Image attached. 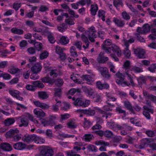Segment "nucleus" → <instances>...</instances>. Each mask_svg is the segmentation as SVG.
Segmentation results:
<instances>
[{
  "instance_id": "obj_9",
  "label": "nucleus",
  "mask_w": 156,
  "mask_h": 156,
  "mask_svg": "<svg viewBox=\"0 0 156 156\" xmlns=\"http://www.w3.org/2000/svg\"><path fill=\"white\" fill-rule=\"evenodd\" d=\"M113 22L115 23L117 27L119 28L123 27L125 25V21L121 18L114 17Z\"/></svg>"
},
{
  "instance_id": "obj_40",
  "label": "nucleus",
  "mask_w": 156,
  "mask_h": 156,
  "mask_svg": "<svg viewBox=\"0 0 156 156\" xmlns=\"http://www.w3.org/2000/svg\"><path fill=\"white\" fill-rule=\"evenodd\" d=\"M33 85L34 86L35 88L37 87L39 88H42L44 87V84L39 81H36L33 82Z\"/></svg>"
},
{
  "instance_id": "obj_62",
  "label": "nucleus",
  "mask_w": 156,
  "mask_h": 156,
  "mask_svg": "<svg viewBox=\"0 0 156 156\" xmlns=\"http://www.w3.org/2000/svg\"><path fill=\"white\" fill-rule=\"evenodd\" d=\"M35 47L38 51L40 50L42 48V44L40 42H36L34 44Z\"/></svg>"
},
{
  "instance_id": "obj_21",
  "label": "nucleus",
  "mask_w": 156,
  "mask_h": 156,
  "mask_svg": "<svg viewBox=\"0 0 156 156\" xmlns=\"http://www.w3.org/2000/svg\"><path fill=\"white\" fill-rule=\"evenodd\" d=\"M111 48V51H112L113 52H116L117 56L119 57L121 56V51L118 46L115 44H112V45Z\"/></svg>"
},
{
  "instance_id": "obj_11",
  "label": "nucleus",
  "mask_w": 156,
  "mask_h": 156,
  "mask_svg": "<svg viewBox=\"0 0 156 156\" xmlns=\"http://www.w3.org/2000/svg\"><path fill=\"white\" fill-rule=\"evenodd\" d=\"M95 144L97 145H103L104 146L101 147L99 148V150L101 151H106V148L105 146H108L109 145V144L106 142H105L103 140H100L95 142Z\"/></svg>"
},
{
  "instance_id": "obj_37",
  "label": "nucleus",
  "mask_w": 156,
  "mask_h": 156,
  "mask_svg": "<svg viewBox=\"0 0 156 156\" xmlns=\"http://www.w3.org/2000/svg\"><path fill=\"white\" fill-rule=\"evenodd\" d=\"M15 122L14 119L13 118H9L4 121V123L5 126H9L13 124Z\"/></svg>"
},
{
  "instance_id": "obj_47",
  "label": "nucleus",
  "mask_w": 156,
  "mask_h": 156,
  "mask_svg": "<svg viewBox=\"0 0 156 156\" xmlns=\"http://www.w3.org/2000/svg\"><path fill=\"white\" fill-rule=\"evenodd\" d=\"M86 148L89 151L96 152L98 150L96 146L91 144L88 145L87 147Z\"/></svg>"
},
{
  "instance_id": "obj_10",
  "label": "nucleus",
  "mask_w": 156,
  "mask_h": 156,
  "mask_svg": "<svg viewBox=\"0 0 156 156\" xmlns=\"http://www.w3.org/2000/svg\"><path fill=\"white\" fill-rule=\"evenodd\" d=\"M132 66L130 65V62L129 60L126 61L123 64V68L125 70V75L127 77L131 78V76L130 75V67Z\"/></svg>"
},
{
  "instance_id": "obj_39",
  "label": "nucleus",
  "mask_w": 156,
  "mask_h": 156,
  "mask_svg": "<svg viewBox=\"0 0 156 156\" xmlns=\"http://www.w3.org/2000/svg\"><path fill=\"white\" fill-rule=\"evenodd\" d=\"M55 101L57 102L56 104L53 105L52 106V110L54 112H57L59 109L58 107L60 106L61 102L60 101H58L57 99H55Z\"/></svg>"
},
{
  "instance_id": "obj_15",
  "label": "nucleus",
  "mask_w": 156,
  "mask_h": 156,
  "mask_svg": "<svg viewBox=\"0 0 156 156\" xmlns=\"http://www.w3.org/2000/svg\"><path fill=\"white\" fill-rule=\"evenodd\" d=\"M104 53L101 52L97 58V60L99 63H104L108 60V57L104 55Z\"/></svg>"
},
{
  "instance_id": "obj_63",
  "label": "nucleus",
  "mask_w": 156,
  "mask_h": 156,
  "mask_svg": "<svg viewBox=\"0 0 156 156\" xmlns=\"http://www.w3.org/2000/svg\"><path fill=\"white\" fill-rule=\"evenodd\" d=\"M84 121L83 124L84 127H89L92 125L91 123L88 120H87L86 118H84Z\"/></svg>"
},
{
  "instance_id": "obj_33",
  "label": "nucleus",
  "mask_w": 156,
  "mask_h": 156,
  "mask_svg": "<svg viewBox=\"0 0 156 156\" xmlns=\"http://www.w3.org/2000/svg\"><path fill=\"white\" fill-rule=\"evenodd\" d=\"M124 105L125 107L128 109L130 112L134 114L133 109L130 103L128 101H125L124 102Z\"/></svg>"
},
{
  "instance_id": "obj_58",
  "label": "nucleus",
  "mask_w": 156,
  "mask_h": 156,
  "mask_svg": "<svg viewBox=\"0 0 156 156\" xmlns=\"http://www.w3.org/2000/svg\"><path fill=\"white\" fill-rule=\"evenodd\" d=\"M104 135L107 137H111L113 135L112 132L110 130H106L104 132Z\"/></svg>"
},
{
  "instance_id": "obj_28",
  "label": "nucleus",
  "mask_w": 156,
  "mask_h": 156,
  "mask_svg": "<svg viewBox=\"0 0 156 156\" xmlns=\"http://www.w3.org/2000/svg\"><path fill=\"white\" fill-rule=\"evenodd\" d=\"M42 67L40 64L37 63L31 67V70L32 72H39L41 71Z\"/></svg>"
},
{
  "instance_id": "obj_56",
  "label": "nucleus",
  "mask_w": 156,
  "mask_h": 156,
  "mask_svg": "<svg viewBox=\"0 0 156 156\" xmlns=\"http://www.w3.org/2000/svg\"><path fill=\"white\" fill-rule=\"evenodd\" d=\"M133 129V127L126 124H123L121 126V130L125 129L126 131H131Z\"/></svg>"
},
{
  "instance_id": "obj_55",
  "label": "nucleus",
  "mask_w": 156,
  "mask_h": 156,
  "mask_svg": "<svg viewBox=\"0 0 156 156\" xmlns=\"http://www.w3.org/2000/svg\"><path fill=\"white\" fill-rule=\"evenodd\" d=\"M55 96L56 97H60L61 94V90L60 88H55Z\"/></svg>"
},
{
  "instance_id": "obj_51",
  "label": "nucleus",
  "mask_w": 156,
  "mask_h": 156,
  "mask_svg": "<svg viewBox=\"0 0 156 156\" xmlns=\"http://www.w3.org/2000/svg\"><path fill=\"white\" fill-rule=\"evenodd\" d=\"M38 96L40 98L44 99L48 97V95L45 92H40L38 93Z\"/></svg>"
},
{
  "instance_id": "obj_2",
  "label": "nucleus",
  "mask_w": 156,
  "mask_h": 156,
  "mask_svg": "<svg viewBox=\"0 0 156 156\" xmlns=\"http://www.w3.org/2000/svg\"><path fill=\"white\" fill-rule=\"evenodd\" d=\"M116 82L119 86L122 87L126 86H129L131 85V82L125 81V75L119 72H118L115 75Z\"/></svg>"
},
{
  "instance_id": "obj_30",
  "label": "nucleus",
  "mask_w": 156,
  "mask_h": 156,
  "mask_svg": "<svg viewBox=\"0 0 156 156\" xmlns=\"http://www.w3.org/2000/svg\"><path fill=\"white\" fill-rule=\"evenodd\" d=\"M98 10V7L97 4H94L91 5L90 13L92 16H95Z\"/></svg>"
},
{
  "instance_id": "obj_46",
  "label": "nucleus",
  "mask_w": 156,
  "mask_h": 156,
  "mask_svg": "<svg viewBox=\"0 0 156 156\" xmlns=\"http://www.w3.org/2000/svg\"><path fill=\"white\" fill-rule=\"evenodd\" d=\"M9 94L14 98H15L17 95L20 94V92L18 90H9Z\"/></svg>"
},
{
  "instance_id": "obj_29",
  "label": "nucleus",
  "mask_w": 156,
  "mask_h": 156,
  "mask_svg": "<svg viewBox=\"0 0 156 156\" xmlns=\"http://www.w3.org/2000/svg\"><path fill=\"white\" fill-rule=\"evenodd\" d=\"M82 78L83 80L86 81L87 83L89 84H91L94 80L92 77L89 75H83Z\"/></svg>"
},
{
  "instance_id": "obj_42",
  "label": "nucleus",
  "mask_w": 156,
  "mask_h": 156,
  "mask_svg": "<svg viewBox=\"0 0 156 156\" xmlns=\"http://www.w3.org/2000/svg\"><path fill=\"white\" fill-rule=\"evenodd\" d=\"M98 70L101 73L102 76L108 71L107 68L105 67H98Z\"/></svg>"
},
{
  "instance_id": "obj_14",
  "label": "nucleus",
  "mask_w": 156,
  "mask_h": 156,
  "mask_svg": "<svg viewBox=\"0 0 156 156\" xmlns=\"http://www.w3.org/2000/svg\"><path fill=\"white\" fill-rule=\"evenodd\" d=\"M96 86L98 89L100 90H102L103 89H107L109 87V84L107 83H105L102 84L100 81L97 82L96 83Z\"/></svg>"
},
{
  "instance_id": "obj_16",
  "label": "nucleus",
  "mask_w": 156,
  "mask_h": 156,
  "mask_svg": "<svg viewBox=\"0 0 156 156\" xmlns=\"http://www.w3.org/2000/svg\"><path fill=\"white\" fill-rule=\"evenodd\" d=\"M149 140L147 138H143L141 140L140 144L139 145L136 146V148L142 149L148 145Z\"/></svg>"
},
{
  "instance_id": "obj_34",
  "label": "nucleus",
  "mask_w": 156,
  "mask_h": 156,
  "mask_svg": "<svg viewBox=\"0 0 156 156\" xmlns=\"http://www.w3.org/2000/svg\"><path fill=\"white\" fill-rule=\"evenodd\" d=\"M58 75L56 69H51L48 74V76L49 75L51 77L55 78L58 76Z\"/></svg>"
},
{
  "instance_id": "obj_35",
  "label": "nucleus",
  "mask_w": 156,
  "mask_h": 156,
  "mask_svg": "<svg viewBox=\"0 0 156 156\" xmlns=\"http://www.w3.org/2000/svg\"><path fill=\"white\" fill-rule=\"evenodd\" d=\"M11 32L15 34L19 35L22 34H23V30L21 29H18L16 27H13L11 30Z\"/></svg>"
},
{
  "instance_id": "obj_48",
  "label": "nucleus",
  "mask_w": 156,
  "mask_h": 156,
  "mask_svg": "<svg viewBox=\"0 0 156 156\" xmlns=\"http://www.w3.org/2000/svg\"><path fill=\"white\" fill-rule=\"evenodd\" d=\"M70 52L71 55L73 57H76L78 55L76 51V48L74 46H72L70 47Z\"/></svg>"
},
{
  "instance_id": "obj_20",
  "label": "nucleus",
  "mask_w": 156,
  "mask_h": 156,
  "mask_svg": "<svg viewBox=\"0 0 156 156\" xmlns=\"http://www.w3.org/2000/svg\"><path fill=\"white\" fill-rule=\"evenodd\" d=\"M21 69H19L14 66H12L10 67L8 70L9 72L12 74H17L19 75L21 74Z\"/></svg>"
},
{
  "instance_id": "obj_25",
  "label": "nucleus",
  "mask_w": 156,
  "mask_h": 156,
  "mask_svg": "<svg viewBox=\"0 0 156 156\" xmlns=\"http://www.w3.org/2000/svg\"><path fill=\"white\" fill-rule=\"evenodd\" d=\"M17 119H20L21 123V126H27L28 124V120L26 117H17Z\"/></svg>"
},
{
  "instance_id": "obj_12",
  "label": "nucleus",
  "mask_w": 156,
  "mask_h": 156,
  "mask_svg": "<svg viewBox=\"0 0 156 156\" xmlns=\"http://www.w3.org/2000/svg\"><path fill=\"white\" fill-rule=\"evenodd\" d=\"M107 125L109 128L115 131L121 129V126L113 122H108Z\"/></svg>"
},
{
  "instance_id": "obj_19",
  "label": "nucleus",
  "mask_w": 156,
  "mask_h": 156,
  "mask_svg": "<svg viewBox=\"0 0 156 156\" xmlns=\"http://www.w3.org/2000/svg\"><path fill=\"white\" fill-rule=\"evenodd\" d=\"M25 147V144L20 142L16 143L13 145V147L16 150H22L24 149Z\"/></svg>"
},
{
  "instance_id": "obj_22",
  "label": "nucleus",
  "mask_w": 156,
  "mask_h": 156,
  "mask_svg": "<svg viewBox=\"0 0 156 156\" xmlns=\"http://www.w3.org/2000/svg\"><path fill=\"white\" fill-rule=\"evenodd\" d=\"M106 96L107 98V101H106V103L108 105L111 106L112 107H114V105H112L108 102L115 101L116 100V98H115L109 94H106Z\"/></svg>"
},
{
  "instance_id": "obj_3",
  "label": "nucleus",
  "mask_w": 156,
  "mask_h": 156,
  "mask_svg": "<svg viewBox=\"0 0 156 156\" xmlns=\"http://www.w3.org/2000/svg\"><path fill=\"white\" fill-rule=\"evenodd\" d=\"M96 32L97 30L95 27L92 26L88 28L87 30L85 31V33L90 41L91 42H94L95 41V38H97V36L96 34Z\"/></svg>"
},
{
  "instance_id": "obj_64",
  "label": "nucleus",
  "mask_w": 156,
  "mask_h": 156,
  "mask_svg": "<svg viewBox=\"0 0 156 156\" xmlns=\"http://www.w3.org/2000/svg\"><path fill=\"white\" fill-rule=\"evenodd\" d=\"M21 5L20 3L16 2L13 4V8L16 10L17 11L19 9Z\"/></svg>"
},
{
  "instance_id": "obj_31",
  "label": "nucleus",
  "mask_w": 156,
  "mask_h": 156,
  "mask_svg": "<svg viewBox=\"0 0 156 156\" xmlns=\"http://www.w3.org/2000/svg\"><path fill=\"white\" fill-rule=\"evenodd\" d=\"M69 41V39L67 37L62 36L59 40L60 43L62 45H66L68 44Z\"/></svg>"
},
{
  "instance_id": "obj_59",
  "label": "nucleus",
  "mask_w": 156,
  "mask_h": 156,
  "mask_svg": "<svg viewBox=\"0 0 156 156\" xmlns=\"http://www.w3.org/2000/svg\"><path fill=\"white\" fill-rule=\"evenodd\" d=\"M123 53L125 56L128 58H129L131 54V52L129 48H125L123 51Z\"/></svg>"
},
{
  "instance_id": "obj_53",
  "label": "nucleus",
  "mask_w": 156,
  "mask_h": 156,
  "mask_svg": "<svg viewBox=\"0 0 156 156\" xmlns=\"http://www.w3.org/2000/svg\"><path fill=\"white\" fill-rule=\"evenodd\" d=\"M0 56L2 57H6L7 56V54L10 53L9 50L7 49L0 50Z\"/></svg>"
},
{
  "instance_id": "obj_6",
  "label": "nucleus",
  "mask_w": 156,
  "mask_h": 156,
  "mask_svg": "<svg viewBox=\"0 0 156 156\" xmlns=\"http://www.w3.org/2000/svg\"><path fill=\"white\" fill-rule=\"evenodd\" d=\"M90 101L89 100H86L85 101H83L81 98H78L74 101V104L77 106H81L85 108L88 106L90 104Z\"/></svg>"
},
{
  "instance_id": "obj_38",
  "label": "nucleus",
  "mask_w": 156,
  "mask_h": 156,
  "mask_svg": "<svg viewBox=\"0 0 156 156\" xmlns=\"http://www.w3.org/2000/svg\"><path fill=\"white\" fill-rule=\"evenodd\" d=\"M78 75L73 74L71 75L70 78L76 83L78 84H81L82 83V82L78 78Z\"/></svg>"
},
{
  "instance_id": "obj_44",
  "label": "nucleus",
  "mask_w": 156,
  "mask_h": 156,
  "mask_svg": "<svg viewBox=\"0 0 156 156\" xmlns=\"http://www.w3.org/2000/svg\"><path fill=\"white\" fill-rule=\"evenodd\" d=\"M151 32L152 34H150L149 37L152 40H155L156 38V28H152L151 29Z\"/></svg>"
},
{
  "instance_id": "obj_4",
  "label": "nucleus",
  "mask_w": 156,
  "mask_h": 156,
  "mask_svg": "<svg viewBox=\"0 0 156 156\" xmlns=\"http://www.w3.org/2000/svg\"><path fill=\"white\" fill-rule=\"evenodd\" d=\"M130 70L129 74L131 76V78H130L128 77H127V78L128 80L131 82V85L133 87L135 86V84L133 80L134 75L132 73V72H134L136 73H140L143 72V70L142 69L135 66H132L131 67H130Z\"/></svg>"
},
{
  "instance_id": "obj_13",
  "label": "nucleus",
  "mask_w": 156,
  "mask_h": 156,
  "mask_svg": "<svg viewBox=\"0 0 156 156\" xmlns=\"http://www.w3.org/2000/svg\"><path fill=\"white\" fill-rule=\"evenodd\" d=\"M83 90L85 94L91 97V98L95 93L94 92V89L90 87H84L83 88Z\"/></svg>"
},
{
  "instance_id": "obj_36",
  "label": "nucleus",
  "mask_w": 156,
  "mask_h": 156,
  "mask_svg": "<svg viewBox=\"0 0 156 156\" xmlns=\"http://www.w3.org/2000/svg\"><path fill=\"white\" fill-rule=\"evenodd\" d=\"M41 80L43 83H48L51 84H52L54 82V79H52L48 76L42 78Z\"/></svg>"
},
{
  "instance_id": "obj_1",
  "label": "nucleus",
  "mask_w": 156,
  "mask_h": 156,
  "mask_svg": "<svg viewBox=\"0 0 156 156\" xmlns=\"http://www.w3.org/2000/svg\"><path fill=\"white\" fill-rule=\"evenodd\" d=\"M5 136L8 138H12V141L17 142L22 138V135L20 133L19 131L17 129H11L5 134Z\"/></svg>"
},
{
  "instance_id": "obj_24",
  "label": "nucleus",
  "mask_w": 156,
  "mask_h": 156,
  "mask_svg": "<svg viewBox=\"0 0 156 156\" xmlns=\"http://www.w3.org/2000/svg\"><path fill=\"white\" fill-rule=\"evenodd\" d=\"M0 146L2 149L6 151H10L12 150L11 145L7 143H2L0 144Z\"/></svg>"
},
{
  "instance_id": "obj_18",
  "label": "nucleus",
  "mask_w": 156,
  "mask_h": 156,
  "mask_svg": "<svg viewBox=\"0 0 156 156\" xmlns=\"http://www.w3.org/2000/svg\"><path fill=\"white\" fill-rule=\"evenodd\" d=\"M34 112L35 115L39 118L44 117L46 116L45 113L42 110L39 108H35L34 110Z\"/></svg>"
},
{
  "instance_id": "obj_52",
  "label": "nucleus",
  "mask_w": 156,
  "mask_h": 156,
  "mask_svg": "<svg viewBox=\"0 0 156 156\" xmlns=\"http://www.w3.org/2000/svg\"><path fill=\"white\" fill-rule=\"evenodd\" d=\"M143 108L146 111L149 112L151 114H153V113L154 110L152 108V107L151 105H144L143 106Z\"/></svg>"
},
{
  "instance_id": "obj_27",
  "label": "nucleus",
  "mask_w": 156,
  "mask_h": 156,
  "mask_svg": "<svg viewBox=\"0 0 156 156\" xmlns=\"http://www.w3.org/2000/svg\"><path fill=\"white\" fill-rule=\"evenodd\" d=\"M32 141H34V142L37 144H41L44 142L45 140L43 139H42L41 137L37 136L36 135L33 134Z\"/></svg>"
},
{
  "instance_id": "obj_60",
  "label": "nucleus",
  "mask_w": 156,
  "mask_h": 156,
  "mask_svg": "<svg viewBox=\"0 0 156 156\" xmlns=\"http://www.w3.org/2000/svg\"><path fill=\"white\" fill-rule=\"evenodd\" d=\"M148 70L151 72L154 73L156 69V64H153L148 68Z\"/></svg>"
},
{
  "instance_id": "obj_17",
  "label": "nucleus",
  "mask_w": 156,
  "mask_h": 156,
  "mask_svg": "<svg viewBox=\"0 0 156 156\" xmlns=\"http://www.w3.org/2000/svg\"><path fill=\"white\" fill-rule=\"evenodd\" d=\"M91 98L94 99L95 102H101L102 100L103 94L101 93H95Z\"/></svg>"
},
{
  "instance_id": "obj_41",
  "label": "nucleus",
  "mask_w": 156,
  "mask_h": 156,
  "mask_svg": "<svg viewBox=\"0 0 156 156\" xmlns=\"http://www.w3.org/2000/svg\"><path fill=\"white\" fill-rule=\"evenodd\" d=\"M121 16L122 18L126 21H128L130 19V16L126 11H123L122 13Z\"/></svg>"
},
{
  "instance_id": "obj_61",
  "label": "nucleus",
  "mask_w": 156,
  "mask_h": 156,
  "mask_svg": "<svg viewBox=\"0 0 156 156\" xmlns=\"http://www.w3.org/2000/svg\"><path fill=\"white\" fill-rule=\"evenodd\" d=\"M38 72H33L30 76V78L32 80H36L39 78V76L37 74Z\"/></svg>"
},
{
  "instance_id": "obj_57",
  "label": "nucleus",
  "mask_w": 156,
  "mask_h": 156,
  "mask_svg": "<svg viewBox=\"0 0 156 156\" xmlns=\"http://www.w3.org/2000/svg\"><path fill=\"white\" fill-rule=\"evenodd\" d=\"M64 48H62L61 47L58 46H56L55 48V52L58 55L63 52Z\"/></svg>"
},
{
  "instance_id": "obj_26",
  "label": "nucleus",
  "mask_w": 156,
  "mask_h": 156,
  "mask_svg": "<svg viewBox=\"0 0 156 156\" xmlns=\"http://www.w3.org/2000/svg\"><path fill=\"white\" fill-rule=\"evenodd\" d=\"M34 103L35 105L43 109H45L49 108V106L48 105L44 103H41L39 101H34Z\"/></svg>"
},
{
  "instance_id": "obj_43",
  "label": "nucleus",
  "mask_w": 156,
  "mask_h": 156,
  "mask_svg": "<svg viewBox=\"0 0 156 156\" xmlns=\"http://www.w3.org/2000/svg\"><path fill=\"white\" fill-rule=\"evenodd\" d=\"M68 128L71 129H74L76 127L77 125L74 121L70 120L67 123Z\"/></svg>"
},
{
  "instance_id": "obj_54",
  "label": "nucleus",
  "mask_w": 156,
  "mask_h": 156,
  "mask_svg": "<svg viewBox=\"0 0 156 156\" xmlns=\"http://www.w3.org/2000/svg\"><path fill=\"white\" fill-rule=\"evenodd\" d=\"M142 28L145 34L149 32L150 29L151 28V26L150 27L149 24H144Z\"/></svg>"
},
{
  "instance_id": "obj_8",
  "label": "nucleus",
  "mask_w": 156,
  "mask_h": 156,
  "mask_svg": "<svg viewBox=\"0 0 156 156\" xmlns=\"http://www.w3.org/2000/svg\"><path fill=\"white\" fill-rule=\"evenodd\" d=\"M134 53L138 58H145V51L144 50L140 48L134 49Z\"/></svg>"
},
{
  "instance_id": "obj_32",
  "label": "nucleus",
  "mask_w": 156,
  "mask_h": 156,
  "mask_svg": "<svg viewBox=\"0 0 156 156\" xmlns=\"http://www.w3.org/2000/svg\"><path fill=\"white\" fill-rule=\"evenodd\" d=\"M32 137L33 135H30L26 134L23 136L22 140L27 143L30 142L32 141Z\"/></svg>"
},
{
  "instance_id": "obj_49",
  "label": "nucleus",
  "mask_w": 156,
  "mask_h": 156,
  "mask_svg": "<svg viewBox=\"0 0 156 156\" xmlns=\"http://www.w3.org/2000/svg\"><path fill=\"white\" fill-rule=\"evenodd\" d=\"M93 136L92 134H85L83 138L86 142H89L92 139Z\"/></svg>"
},
{
  "instance_id": "obj_45",
  "label": "nucleus",
  "mask_w": 156,
  "mask_h": 156,
  "mask_svg": "<svg viewBox=\"0 0 156 156\" xmlns=\"http://www.w3.org/2000/svg\"><path fill=\"white\" fill-rule=\"evenodd\" d=\"M65 153L66 156H81L80 154L75 153L73 150L66 151Z\"/></svg>"
},
{
  "instance_id": "obj_50",
  "label": "nucleus",
  "mask_w": 156,
  "mask_h": 156,
  "mask_svg": "<svg viewBox=\"0 0 156 156\" xmlns=\"http://www.w3.org/2000/svg\"><path fill=\"white\" fill-rule=\"evenodd\" d=\"M114 5L117 8L120 5L123 6V4L122 2V0H114L113 2Z\"/></svg>"
},
{
  "instance_id": "obj_23",
  "label": "nucleus",
  "mask_w": 156,
  "mask_h": 156,
  "mask_svg": "<svg viewBox=\"0 0 156 156\" xmlns=\"http://www.w3.org/2000/svg\"><path fill=\"white\" fill-rule=\"evenodd\" d=\"M41 124L44 126H48V125L53 126L55 124V122L51 118L48 121H46L44 119H43L41 121Z\"/></svg>"
},
{
  "instance_id": "obj_5",
  "label": "nucleus",
  "mask_w": 156,
  "mask_h": 156,
  "mask_svg": "<svg viewBox=\"0 0 156 156\" xmlns=\"http://www.w3.org/2000/svg\"><path fill=\"white\" fill-rule=\"evenodd\" d=\"M41 153L44 156H52L54 154L53 150L47 146H43L39 149Z\"/></svg>"
},
{
  "instance_id": "obj_7",
  "label": "nucleus",
  "mask_w": 156,
  "mask_h": 156,
  "mask_svg": "<svg viewBox=\"0 0 156 156\" xmlns=\"http://www.w3.org/2000/svg\"><path fill=\"white\" fill-rule=\"evenodd\" d=\"M112 41L110 39H108L104 41L102 45V48L106 53L109 54L111 53V48L109 46H112Z\"/></svg>"
}]
</instances>
